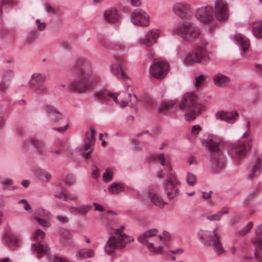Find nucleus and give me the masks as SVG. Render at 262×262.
Returning <instances> with one entry per match:
<instances>
[{"label":"nucleus","instance_id":"28","mask_svg":"<svg viewBox=\"0 0 262 262\" xmlns=\"http://www.w3.org/2000/svg\"><path fill=\"white\" fill-rule=\"evenodd\" d=\"M79 257L82 258L92 257L94 255V251L92 249H82L79 251Z\"/></svg>","mask_w":262,"mask_h":262},{"label":"nucleus","instance_id":"64","mask_svg":"<svg viewBox=\"0 0 262 262\" xmlns=\"http://www.w3.org/2000/svg\"><path fill=\"white\" fill-rule=\"evenodd\" d=\"M24 208L26 210H27L28 211H29V212L32 211V209L28 202H27L25 204H24Z\"/></svg>","mask_w":262,"mask_h":262},{"label":"nucleus","instance_id":"39","mask_svg":"<svg viewBox=\"0 0 262 262\" xmlns=\"http://www.w3.org/2000/svg\"><path fill=\"white\" fill-rule=\"evenodd\" d=\"M196 176L194 174L189 172L187 173L186 177V181L189 185H194L196 182Z\"/></svg>","mask_w":262,"mask_h":262},{"label":"nucleus","instance_id":"22","mask_svg":"<svg viewBox=\"0 0 262 262\" xmlns=\"http://www.w3.org/2000/svg\"><path fill=\"white\" fill-rule=\"evenodd\" d=\"M260 161H262V153L257 158L256 162L252 167V172L248 176L249 179L252 180L253 178L257 177L261 172V165Z\"/></svg>","mask_w":262,"mask_h":262},{"label":"nucleus","instance_id":"35","mask_svg":"<svg viewBox=\"0 0 262 262\" xmlns=\"http://www.w3.org/2000/svg\"><path fill=\"white\" fill-rule=\"evenodd\" d=\"M113 173L109 168L105 169V172L103 174V179L104 182L108 183L112 179Z\"/></svg>","mask_w":262,"mask_h":262},{"label":"nucleus","instance_id":"26","mask_svg":"<svg viewBox=\"0 0 262 262\" xmlns=\"http://www.w3.org/2000/svg\"><path fill=\"white\" fill-rule=\"evenodd\" d=\"M36 174L43 182H48L51 178V173L42 169H37L36 171Z\"/></svg>","mask_w":262,"mask_h":262},{"label":"nucleus","instance_id":"21","mask_svg":"<svg viewBox=\"0 0 262 262\" xmlns=\"http://www.w3.org/2000/svg\"><path fill=\"white\" fill-rule=\"evenodd\" d=\"M45 109L48 116L55 121H59L63 119L62 114L56 110L53 106L48 105L45 106Z\"/></svg>","mask_w":262,"mask_h":262},{"label":"nucleus","instance_id":"46","mask_svg":"<svg viewBox=\"0 0 262 262\" xmlns=\"http://www.w3.org/2000/svg\"><path fill=\"white\" fill-rule=\"evenodd\" d=\"M158 232V230L157 229H151L145 231L144 233V236L148 238L156 236Z\"/></svg>","mask_w":262,"mask_h":262},{"label":"nucleus","instance_id":"8","mask_svg":"<svg viewBox=\"0 0 262 262\" xmlns=\"http://www.w3.org/2000/svg\"><path fill=\"white\" fill-rule=\"evenodd\" d=\"M171 177L165 181L164 190L169 200L178 197L180 194V181L172 172H170Z\"/></svg>","mask_w":262,"mask_h":262},{"label":"nucleus","instance_id":"60","mask_svg":"<svg viewBox=\"0 0 262 262\" xmlns=\"http://www.w3.org/2000/svg\"><path fill=\"white\" fill-rule=\"evenodd\" d=\"M93 205L95 206V210L99 211H103L104 210V207L97 203H93Z\"/></svg>","mask_w":262,"mask_h":262},{"label":"nucleus","instance_id":"1","mask_svg":"<svg viewBox=\"0 0 262 262\" xmlns=\"http://www.w3.org/2000/svg\"><path fill=\"white\" fill-rule=\"evenodd\" d=\"M76 78L69 84L71 90L84 93L100 81V77L93 74L91 64L84 60H78L74 67Z\"/></svg>","mask_w":262,"mask_h":262},{"label":"nucleus","instance_id":"37","mask_svg":"<svg viewBox=\"0 0 262 262\" xmlns=\"http://www.w3.org/2000/svg\"><path fill=\"white\" fill-rule=\"evenodd\" d=\"M252 226L253 222H249L248 224L245 227H244L243 228H242L238 231V234L241 235H244L247 234L250 232Z\"/></svg>","mask_w":262,"mask_h":262},{"label":"nucleus","instance_id":"27","mask_svg":"<svg viewBox=\"0 0 262 262\" xmlns=\"http://www.w3.org/2000/svg\"><path fill=\"white\" fill-rule=\"evenodd\" d=\"M252 32L257 38H262V21L254 22L252 24Z\"/></svg>","mask_w":262,"mask_h":262},{"label":"nucleus","instance_id":"51","mask_svg":"<svg viewBox=\"0 0 262 262\" xmlns=\"http://www.w3.org/2000/svg\"><path fill=\"white\" fill-rule=\"evenodd\" d=\"M36 23L37 25V29L40 31L45 30L46 25L45 23H41L39 19L36 20Z\"/></svg>","mask_w":262,"mask_h":262},{"label":"nucleus","instance_id":"23","mask_svg":"<svg viewBox=\"0 0 262 262\" xmlns=\"http://www.w3.org/2000/svg\"><path fill=\"white\" fill-rule=\"evenodd\" d=\"M230 78L221 74H218L213 77L214 84L219 87H224L230 82Z\"/></svg>","mask_w":262,"mask_h":262},{"label":"nucleus","instance_id":"43","mask_svg":"<svg viewBox=\"0 0 262 262\" xmlns=\"http://www.w3.org/2000/svg\"><path fill=\"white\" fill-rule=\"evenodd\" d=\"M174 103L172 101L167 102L163 104V105L160 108L159 113H162L165 111L168 110L169 108H172Z\"/></svg>","mask_w":262,"mask_h":262},{"label":"nucleus","instance_id":"41","mask_svg":"<svg viewBox=\"0 0 262 262\" xmlns=\"http://www.w3.org/2000/svg\"><path fill=\"white\" fill-rule=\"evenodd\" d=\"M45 233L40 229H37L34 232L33 235V239L35 241H38L40 239H43L45 237Z\"/></svg>","mask_w":262,"mask_h":262},{"label":"nucleus","instance_id":"31","mask_svg":"<svg viewBox=\"0 0 262 262\" xmlns=\"http://www.w3.org/2000/svg\"><path fill=\"white\" fill-rule=\"evenodd\" d=\"M14 0H2L0 3V16H2L3 12L7 9V6L14 4Z\"/></svg>","mask_w":262,"mask_h":262},{"label":"nucleus","instance_id":"52","mask_svg":"<svg viewBox=\"0 0 262 262\" xmlns=\"http://www.w3.org/2000/svg\"><path fill=\"white\" fill-rule=\"evenodd\" d=\"M90 129H91V133H92L91 137H88V132L86 133V139H87L88 141H92L94 139V136L96 134V131L92 127H91Z\"/></svg>","mask_w":262,"mask_h":262},{"label":"nucleus","instance_id":"38","mask_svg":"<svg viewBox=\"0 0 262 262\" xmlns=\"http://www.w3.org/2000/svg\"><path fill=\"white\" fill-rule=\"evenodd\" d=\"M255 256L259 262H262V244H260L255 249Z\"/></svg>","mask_w":262,"mask_h":262},{"label":"nucleus","instance_id":"24","mask_svg":"<svg viewBox=\"0 0 262 262\" xmlns=\"http://www.w3.org/2000/svg\"><path fill=\"white\" fill-rule=\"evenodd\" d=\"M111 70L113 74L119 79H125L127 76L124 73L120 64H113L111 66Z\"/></svg>","mask_w":262,"mask_h":262},{"label":"nucleus","instance_id":"40","mask_svg":"<svg viewBox=\"0 0 262 262\" xmlns=\"http://www.w3.org/2000/svg\"><path fill=\"white\" fill-rule=\"evenodd\" d=\"M10 82L2 79L0 81V92H6L9 88Z\"/></svg>","mask_w":262,"mask_h":262},{"label":"nucleus","instance_id":"30","mask_svg":"<svg viewBox=\"0 0 262 262\" xmlns=\"http://www.w3.org/2000/svg\"><path fill=\"white\" fill-rule=\"evenodd\" d=\"M108 190L113 194H118L123 191V188L120 185L114 182L109 186Z\"/></svg>","mask_w":262,"mask_h":262},{"label":"nucleus","instance_id":"55","mask_svg":"<svg viewBox=\"0 0 262 262\" xmlns=\"http://www.w3.org/2000/svg\"><path fill=\"white\" fill-rule=\"evenodd\" d=\"M93 167H94L95 169H94L92 171V176L94 178L97 179L100 176L99 170L95 165H94Z\"/></svg>","mask_w":262,"mask_h":262},{"label":"nucleus","instance_id":"6","mask_svg":"<svg viewBox=\"0 0 262 262\" xmlns=\"http://www.w3.org/2000/svg\"><path fill=\"white\" fill-rule=\"evenodd\" d=\"M177 33L188 42L195 40L201 34L199 28L194 24L188 21L179 24L177 28Z\"/></svg>","mask_w":262,"mask_h":262},{"label":"nucleus","instance_id":"61","mask_svg":"<svg viewBox=\"0 0 262 262\" xmlns=\"http://www.w3.org/2000/svg\"><path fill=\"white\" fill-rule=\"evenodd\" d=\"M54 262H69L66 258L55 256L54 259Z\"/></svg>","mask_w":262,"mask_h":262},{"label":"nucleus","instance_id":"2","mask_svg":"<svg viewBox=\"0 0 262 262\" xmlns=\"http://www.w3.org/2000/svg\"><path fill=\"white\" fill-rule=\"evenodd\" d=\"M227 3L225 0H216L213 7L207 5L198 8L195 14L196 18L201 23L208 24L212 22L214 17L217 20L223 21L228 18Z\"/></svg>","mask_w":262,"mask_h":262},{"label":"nucleus","instance_id":"20","mask_svg":"<svg viewBox=\"0 0 262 262\" xmlns=\"http://www.w3.org/2000/svg\"><path fill=\"white\" fill-rule=\"evenodd\" d=\"M234 38L243 52H246L248 50L250 46V41L248 38L240 33L236 34Z\"/></svg>","mask_w":262,"mask_h":262},{"label":"nucleus","instance_id":"59","mask_svg":"<svg viewBox=\"0 0 262 262\" xmlns=\"http://www.w3.org/2000/svg\"><path fill=\"white\" fill-rule=\"evenodd\" d=\"M228 213V208L224 207L222 210L217 212L218 215L220 216V219L222 215L224 214H227Z\"/></svg>","mask_w":262,"mask_h":262},{"label":"nucleus","instance_id":"13","mask_svg":"<svg viewBox=\"0 0 262 262\" xmlns=\"http://www.w3.org/2000/svg\"><path fill=\"white\" fill-rule=\"evenodd\" d=\"M172 8L174 13L182 18H187L191 13V7L186 3H176Z\"/></svg>","mask_w":262,"mask_h":262},{"label":"nucleus","instance_id":"56","mask_svg":"<svg viewBox=\"0 0 262 262\" xmlns=\"http://www.w3.org/2000/svg\"><path fill=\"white\" fill-rule=\"evenodd\" d=\"M207 219L210 221H220V216L218 215V214L216 213L211 215H208L207 216Z\"/></svg>","mask_w":262,"mask_h":262},{"label":"nucleus","instance_id":"63","mask_svg":"<svg viewBox=\"0 0 262 262\" xmlns=\"http://www.w3.org/2000/svg\"><path fill=\"white\" fill-rule=\"evenodd\" d=\"M57 220L61 223H67L68 222V219L67 217L58 216L57 217Z\"/></svg>","mask_w":262,"mask_h":262},{"label":"nucleus","instance_id":"58","mask_svg":"<svg viewBox=\"0 0 262 262\" xmlns=\"http://www.w3.org/2000/svg\"><path fill=\"white\" fill-rule=\"evenodd\" d=\"M147 237L144 236V233L143 235L138 237V241L142 244H146L148 242Z\"/></svg>","mask_w":262,"mask_h":262},{"label":"nucleus","instance_id":"32","mask_svg":"<svg viewBox=\"0 0 262 262\" xmlns=\"http://www.w3.org/2000/svg\"><path fill=\"white\" fill-rule=\"evenodd\" d=\"M120 95V97H124L126 96H127V98H126L125 100L121 101L120 102L119 101L118 103H119L120 106L121 107H124L126 106H127L128 104V101L130 100L131 97V94L130 93H126L125 92H123L122 93H118V96Z\"/></svg>","mask_w":262,"mask_h":262},{"label":"nucleus","instance_id":"19","mask_svg":"<svg viewBox=\"0 0 262 262\" xmlns=\"http://www.w3.org/2000/svg\"><path fill=\"white\" fill-rule=\"evenodd\" d=\"M95 96L99 99L106 100L108 98H112L116 103L119 102L118 93L107 92L105 90H101L95 92Z\"/></svg>","mask_w":262,"mask_h":262},{"label":"nucleus","instance_id":"10","mask_svg":"<svg viewBox=\"0 0 262 262\" xmlns=\"http://www.w3.org/2000/svg\"><path fill=\"white\" fill-rule=\"evenodd\" d=\"M46 76L39 73H34L29 82L31 89L37 94H45L47 92V88L44 84Z\"/></svg>","mask_w":262,"mask_h":262},{"label":"nucleus","instance_id":"44","mask_svg":"<svg viewBox=\"0 0 262 262\" xmlns=\"http://www.w3.org/2000/svg\"><path fill=\"white\" fill-rule=\"evenodd\" d=\"M259 192L258 188H255L252 192H251L248 196L245 202L246 203H249L255 197H256Z\"/></svg>","mask_w":262,"mask_h":262},{"label":"nucleus","instance_id":"45","mask_svg":"<svg viewBox=\"0 0 262 262\" xmlns=\"http://www.w3.org/2000/svg\"><path fill=\"white\" fill-rule=\"evenodd\" d=\"M35 219L42 227H49L51 226L50 224L45 219H42L37 216H35Z\"/></svg>","mask_w":262,"mask_h":262},{"label":"nucleus","instance_id":"16","mask_svg":"<svg viewBox=\"0 0 262 262\" xmlns=\"http://www.w3.org/2000/svg\"><path fill=\"white\" fill-rule=\"evenodd\" d=\"M31 247L38 257H41L45 255L49 254L50 248L46 245L38 242L32 244Z\"/></svg>","mask_w":262,"mask_h":262},{"label":"nucleus","instance_id":"49","mask_svg":"<svg viewBox=\"0 0 262 262\" xmlns=\"http://www.w3.org/2000/svg\"><path fill=\"white\" fill-rule=\"evenodd\" d=\"M63 181L66 183L72 185L74 181V178L71 175H67L64 178Z\"/></svg>","mask_w":262,"mask_h":262},{"label":"nucleus","instance_id":"57","mask_svg":"<svg viewBox=\"0 0 262 262\" xmlns=\"http://www.w3.org/2000/svg\"><path fill=\"white\" fill-rule=\"evenodd\" d=\"M201 129L199 125H193L191 128V133L193 134H198Z\"/></svg>","mask_w":262,"mask_h":262},{"label":"nucleus","instance_id":"4","mask_svg":"<svg viewBox=\"0 0 262 262\" xmlns=\"http://www.w3.org/2000/svg\"><path fill=\"white\" fill-rule=\"evenodd\" d=\"M217 228L213 230V233L202 230L198 232V237L200 241L206 247L213 246L214 250L217 255L225 252L220 241V236L216 233Z\"/></svg>","mask_w":262,"mask_h":262},{"label":"nucleus","instance_id":"47","mask_svg":"<svg viewBox=\"0 0 262 262\" xmlns=\"http://www.w3.org/2000/svg\"><path fill=\"white\" fill-rule=\"evenodd\" d=\"M37 31H33L29 32L28 36V38L27 40V43L30 45L32 44L33 42V40L35 38L36 36Z\"/></svg>","mask_w":262,"mask_h":262},{"label":"nucleus","instance_id":"62","mask_svg":"<svg viewBox=\"0 0 262 262\" xmlns=\"http://www.w3.org/2000/svg\"><path fill=\"white\" fill-rule=\"evenodd\" d=\"M69 210L72 214L75 215H78V207L72 206L69 208Z\"/></svg>","mask_w":262,"mask_h":262},{"label":"nucleus","instance_id":"29","mask_svg":"<svg viewBox=\"0 0 262 262\" xmlns=\"http://www.w3.org/2000/svg\"><path fill=\"white\" fill-rule=\"evenodd\" d=\"M14 76V72L12 69L5 70L2 75V79L11 82Z\"/></svg>","mask_w":262,"mask_h":262},{"label":"nucleus","instance_id":"36","mask_svg":"<svg viewBox=\"0 0 262 262\" xmlns=\"http://www.w3.org/2000/svg\"><path fill=\"white\" fill-rule=\"evenodd\" d=\"M256 240L257 243L262 244V224L255 229Z\"/></svg>","mask_w":262,"mask_h":262},{"label":"nucleus","instance_id":"33","mask_svg":"<svg viewBox=\"0 0 262 262\" xmlns=\"http://www.w3.org/2000/svg\"><path fill=\"white\" fill-rule=\"evenodd\" d=\"M92 208V207L89 205H83L78 207V215H85Z\"/></svg>","mask_w":262,"mask_h":262},{"label":"nucleus","instance_id":"48","mask_svg":"<svg viewBox=\"0 0 262 262\" xmlns=\"http://www.w3.org/2000/svg\"><path fill=\"white\" fill-rule=\"evenodd\" d=\"M45 7L48 13L54 15L57 14V10L55 9H54L50 4H46L45 5Z\"/></svg>","mask_w":262,"mask_h":262},{"label":"nucleus","instance_id":"53","mask_svg":"<svg viewBox=\"0 0 262 262\" xmlns=\"http://www.w3.org/2000/svg\"><path fill=\"white\" fill-rule=\"evenodd\" d=\"M147 245V248L151 252L155 253V252H158V249L157 247H154V244L151 243H149L148 241L146 244Z\"/></svg>","mask_w":262,"mask_h":262},{"label":"nucleus","instance_id":"5","mask_svg":"<svg viewBox=\"0 0 262 262\" xmlns=\"http://www.w3.org/2000/svg\"><path fill=\"white\" fill-rule=\"evenodd\" d=\"M122 229H117L115 230V234L119 235V236L116 238L114 236H112L109 237L105 246V251L112 255L115 253V250L116 248L123 249L125 247L126 245L134 241V238H132L129 241L124 242L129 236L125 234H121Z\"/></svg>","mask_w":262,"mask_h":262},{"label":"nucleus","instance_id":"17","mask_svg":"<svg viewBox=\"0 0 262 262\" xmlns=\"http://www.w3.org/2000/svg\"><path fill=\"white\" fill-rule=\"evenodd\" d=\"M158 37V30L152 29L146 34L144 39L141 40V42L147 46H151L156 42Z\"/></svg>","mask_w":262,"mask_h":262},{"label":"nucleus","instance_id":"14","mask_svg":"<svg viewBox=\"0 0 262 262\" xmlns=\"http://www.w3.org/2000/svg\"><path fill=\"white\" fill-rule=\"evenodd\" d=\"M216 117L229 123H234L238 118V113L236 111L221 112L216 115Z\"/></svg>","mask_w":262,"mask_h":262},{"label":"nucleus","instance_id":"7","mask_svg":"<svg viewBox=\"0 0 262 262\" xmlns=\"http://www.w3.org/2000/svg\"><path fill=\"white\" fill-rule=\"evenodd\" d=\"M205 142L206 146L211 152L210 158L214 166L217 168L223 166L224 162L222 155L219 153V142L215 141L212 135L208 136Z\"/></svg>","mask_w":262,"mask_h":262},{"label":"nucleus","instance_id":"3","mask_svg":"<svg viewBox=\"0 0 262 262\" xmlns=\"http://www.w3.org/2000/svg\"><path fill=\"white\" fill-rule=\"evenodd\" d=\"M180 108L187 112L185 118L188 121L195 119L197 115L204 110V107L197 103L196 96L192 93H187L184 95Z\"/></svg>","mask_w":262,"mask_h":262},{"label":"nucleus","instance_id":"34","mask_svg":"<svg viewBox=\"0 0 262 262\" xmlns=\"http://www.w3.org/2000/svg\"><path fill=\"white\" fill-rule=\"evenodd\" d=\"M5 239L9 244L13 247H16L18 245V242L15 238L12 235L6 234L4 236Z\"/></svg>","mask_w":262,"mask_h":262},{"label":"nucleus","instance_id":"42","mask_svg":"<svg viewBox=\"0 0 262 262\" xmlns=\"http://www.w3.org/2000/svg\"><path fill=\"white\" fill-rule=\"evenodd\" d=\"M205 79V76L202 75H199L195 78L194 84L196 87L201 86Z\"/></svg>","mask_w":262,"mask_h":262},{"label":"nucleus","instance_id":"25","mask_svg":"<svg viewBox=\"0 0 262 262\" xmlns=\"http://www.w3.org/2000/svg\"><path fill=\"white\" fill-rule=\"evenodd\" d=\"M150 201L156 206L159 208H163L166 204V202L164 201L162 198L156 193H149Z\"/></svg>","mask_w":262,"mask_h":262},{"label":"nucleus","instance_id":"11","mask_svg":"<svg viewBox=\"0 0 262 262\" xmlns=\"http://www.w3.org/2000/svg\"><path fill=\"white\" fill-rule=\"evenodd\" d=\"M169 70V64L164 61L154 62L149 68L150 74L157 79H163Z\"/></svg>","mask_w":262,"mask_h":262},{"label":"nucleus","instance_id":"9","mask_svg":"<svg viewBox=\"0 0 262 262\" xmlns=\"http://www.w3.org/2000/svg\"><path fill=\"white\" fill-rule=\"evenodd\" d=\"M209 60V58L206 51L202 47L194 48L185 59V61L188 64H191L192 62L207 64Z\"/></svg>","mask_w":262,"mask_h":262},{"label":"nucleus","instance_id":"54","mask_svg":"<svg viewBox=\"0 0 262 262\" xmlns=\"http://www.w3.org/2000/svg\"><path fill=\"white\" fill-rule=\"evenodd\" d=\"M69 126V124L68 123L64 126L54 127L53 128V129L59 133H63L68 128Z\"/></svg>","mask_w":262,"mask_h":262},{"label":"nucleus","instance_id":"50","mask_svg":"<svg viewBox=\"0 0 262 262\" xmlns=\"http://www.w3.org/2000/svg\"><path fill=\"white\" fill-rule=\"evenodd\" d=\"M31 143L38 148H39L40 147H42L43 146V144L37 139H32L31 140ZM39 150L40 152H42L43 151V149L39 148Z\"/></svg>","mask_w":262,"mask_h":262},{"label":"nucleus","instance_id":"18","mask_svg":"<svg viewBox=\"0 0 262 262\" xmlns=\"http://www.w3.org/2000/svg\"><path fill=\"white\" fill-rule=\"evenodd\" d=\"M103 15L105 20L110 24L117 22L120 17L119 12L115 9L106 10Z\"/></svg>","mask_w":262,"mask_h":262},{"label":"nucleus","instance_id":"15","mask_svg":"<svg viewBox=\"0 0 262 262\" xmlns=\"http://www.w3.org/2000/svg\"><path fill=\"white\" fill-rule=\"evenodd\" d=\"M248 148L244 142L238 141L233 146L232 151L236 158H242L246 156Z\"/></svg>","mask_w":262,"mask_h":262},{"label":"nucleus","instance_id":"12","mask_svg":"<svg viewBox=\"0 0 262 262\" xmlns=\"http://www.w3.org/2000/svg\"><path fill=\"white\" fill-rule=\"evenodd\" d=\"M149 17L145 11L142 9H136L132 13L131 20L136 25L146 27L149 23Z\"/></svg>","mask_w":262,"mask_h":262}]
</instances>
